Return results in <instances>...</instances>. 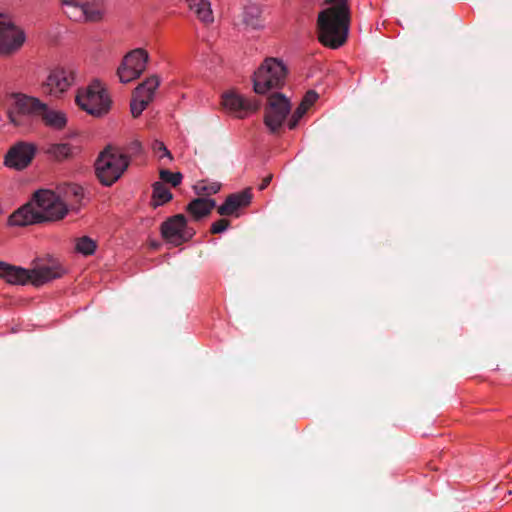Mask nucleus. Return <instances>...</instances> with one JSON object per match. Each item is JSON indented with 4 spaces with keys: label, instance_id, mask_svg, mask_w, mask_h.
Returning <instances> with one entry per match:
<instances>
[{
    "label": "nucleus",
    "instance_id": "8",
    "mask_svg": "<svg viewBox=\"0 0 512 512\" xmlns=\"http://www.w3.org/2000/svg\"><path fill=\"white\" fill-rule=\"evenodd\" d=\"M290 110V101L284 94L277 92L269 96L264 122L272 133H278Z\"/></svg>",
    "mask_w": 512,
    "mask_h": 512
},
{
    "label": "nucleus",
    "instance_id": "32",
    "mask_svg": "<svg viewBox=\"0 0 512 512\" xmlns=\"http://www.w3.org/2000/svg\"><path fill=\"white\" fill-rule=\"evenodd\" d=\"M153 149L157 153L162 152V155L159 156L160 158L166 156L169 159H172L171 153L169 152V150L165 147V145L162 142L155 141V143L153 145Z\"/></svg>",
    "mask_w": 512,
    "mask_h": 512
},
{
    "label": "nucleus",
    "instance_id": "31",
    "mask_svg": "<svg viewBox=\"0 0 512 512\" xmlns=\"http://www.w3.org/2000/svg\"><path fill=\"white\" fill-rule=\"evenodd\" d=\"M317 99L318 94L314 90H309L306 92L301 102L310 108Z\"/></svg>",
    "mask_w": 512,
    "mask_h": 512
},
{
    "label": "nucleus",
    "instance_id": "30",
    "mask_svg": "<svg viewBox=\"0 0 512 512\" xmlns=\"http://www.w3.org/2000/svg\"><path fill=\"white\" fill-rule=\"evenodd\" d=\"M229 224L230 222L227 219H219L212 224L210 231L213 234L222 233L228 228Z\"/></svg>",
    "mask_w": 512,
    "mask_h": 512
},
{
    "label": "nucleus",
    "instance_id": "19",
    "mask_svg": "<svg viewBox=\"0 0 512 512\" xmlns=\"http://www.w3.org/2000/svg\"><path fill=\"white\" fill-rule=\"evenodd\" d=\"M185 2L201 22L210 24L214 21L211 3L208 0H185Z\"/></svg>",
    "mask_w": 512,
    "mask_h": 512
},
{
    "label": "nucleus",
    "instance_id": "10",
    "mask_svg": "<svg viewBox=\"0 0 512 512\" xmlns=\"http://www.w3.org/2000/svg\"><path fill=\"white\" fill-rule=\"evenodd\" d=\"M194 233L193 229L188 228L187 219L183 214L174 215L161 225L162 237L175 246L191 239Z\"/></svg>",
    "mask_w": 512,
    "mask_h": 512
},
{
    "label": "nucleus",
    "instance_id": "22",
    "mask_svg": "<svg viewBox=\"0 0 512 512\" xmlns=\"http://www.w3.org/2000/svg\"><path fill=\"white\" fill-rule=\"evenodd\" d=\"M152 188V199L154 207L164 205L165 203L169 202L173 197L170 189L161 181L155 182L152 185Z\"/></svg>",
    "mask_w": 512,
    "mask_h": 512
},
{
    "label": "nucleus",
    "instance_id": "23",
    "mask_svg": "<svg viewBox=\"0 0 512 512\" xmlns=\"http://www.w3.org/2000/svg\"><path fill=\"white\" fill-rule=\"evenodd\" d=\"M83 12L85 14V18L83 19L84 21L97 22L103 18L106 11H105L103 4H101V3L89 4L86 1L83 6Z\"/></svg>",
    "mask_w": 512,
    "mask_h": 512
},
{
    "label": "nucleus",
    "instance_id": "11",
    "mask_svg": "<svg viewBox=\"0 0 512 512\" xmlns=\"http://www.w3.org/2000/svg\"><path fill=\"white\" fill-rule=\"evenodd\" d=\"M74 81V74L65 68L57 67L50 70L40 89L44 95L59 98Z\"/></svg>",
    "mask_w": 512,
    "mask_h": 512
},
{
    "label": "nucleus",
    "instance_id": "26",
    "mask_svg": "<svg viewBox=\"0 0 512 512\" xmlns=\"http://www.w3.org/2000/svg\"><path fill=\"white\" fill-rule=\"evenodd\" d=\"M84 5H63L64 13L74 21H83L85 14L83 12Z\"/></svg>",
    "mask_w": 512,
    "mask_h": 512
},
{
    "label": "nucleus",
    "instance_id": "2",
    "mask_svg": "<svg viewBox=\"0 0 512 512\" xmlns=\"http://www.w3.org/2000/svg\"><path fill=\"white\" fill-rule=\"evenodd\" d=\"M327 5L316 20V33L319 42L330 49H338L348 39L352 20L349 0H323Z\"/></svg>",
    "mask_w": 512,
    "mask_h": 512
},
{
    "label": "nucleus",
    "instance_id": "33",
    "mask_svg": "<svg viewBox=\"0 0 512 512\" xmlns=\"http://www.w3.org/2000/svg\"><path fill=\"white\" fill-rule=\"evenodd\" d=\"M128 151L132 154H138L141 151V143L137 140L131 142L128 146Z\"/></svg>",
    "mask_w": 512,
    "mask_h": 512
},
{
    "label": "nucleus",
    "instance_id": "27",
    "mask_svg": "<svg viewBox=\"0 0 512 512\" xmlns=\"http://www.w3.org/2000/svg\"><path fill=\"white\" fill-rule=\"evenodd\" d=\"M160 179L161 182L170 183L173 187H177L182 181V174L180 172L173 173L169 170L162 169L160 170Z\"/></svg>",
    "mask_w": 512,
    "mask_h": 512
},
{
    "label": "nucleus",
    "instance_id": "35",
    "mask_svg": "<svg viewBox=\"0 0 512 512\" xmlns=\"http://www.w3.org/2000/svg\"><path fill=\"white\" fill-rule=\"evenodd\" d=\"M87 0H62V5H84Z\"/></svg>",
    "mask_w": 512,
    "mask_h": 512
},
{
    "label": "nucleus",
    "instance_id": "15",
    "mask_svg": "<svg viewBox=\"0 0 512 512\" xmlns=\"http://www.w3.org/2000/svg\"><path fill=\"white\" fill-rule=\"evenodd\" d=\"M222 105L239 118H244L248 113L257 111L260 107L258 100L244 98L233 91L223 94Z\"/></svg>",
    "mask_w": 512,
    "mask_h": 512
},
{
    "label": "nucleus",
    "instance_id": "16",
    "mask_svg": "<svg viewBox=\"0 0 512 512\" xmlns=\"http://www.w3.org/2000/svg\"><path fill=\"white\" fill-rule=\"evenodd\" d=\"M252 194L250 189H246L239 193L230 194L225 202L218 207L217 212L221 216L233 215L239 208L248 206L251 202Z\"/></svg>",
    "mask_w": 512,
    "mask_h": 512
},
{
    "label": "nucleus",
    "instance_id": "14",
    "mask_svg": "<svg viewBox=\"0 0 512 512\" xmlns=\"http://www.w3.org/2000/svg\"><path fill=\"white\" fill-rule=\"evenodd\" d=\"M36 147L27 142H18L13 145L5 155L4 164L15 170L26 168L33 160Z\"/></svg>",
    "mask_w": 512,
    "mask_h": 512
},
{
    "label": "nucleus",
    "instance_id": "1",
    "mask_svg": "<svg viewBox=\"0 0 512 512\" xmlns=\"http://www.w3.org/2000/svg\"><path fill=\"white\" fill-rule=\"evenodd\" d=\"M82 197L83 189L77 184H65L57 192L40 189L33 194L30 202L10 215L8 223L22 227L63 219L68 212V206L79 203Z\"/></svg>",
    "mask_w": 512,
    "mask_h": 512
},
{
    "label": "nucleus",
    "instance_id": "29",
    "mask_svg": "<svg viewBox=\"0 0 512 512\" xmlns=\"http://www.w3.org/2000/svg\"><path fill=\"white\" fill-rule=\"evenodd\" d=\"M308 109H309V107L301 102L299 104V106L296 108V110L294 111V113L292 114V116L288 122V127L290 129H295L298 125V122L305 115V113L307 112Z\"/></svg>",
    "mask_w": 512,
    "mask_h": 512
},
{
    "label": "nucleus",
    "instance_id": "13",
    "mask_svg": "<svg viewBox=\"0 0 512 512\" xmlns=\"http://www.w3.org/2000/svg\"><path fill=\"white\" fill-rule=\"evenodd\" d=\"M24 40V33L6 16L0 14V54H9L19 49Z\"/></svg>",
    "mask_w": 512,
    "mask_h": 512
},
{
    "label": "nucleus",
    "instance_id": "25",
    "mask_svg": "<svg viewBox=\"0 0 512 512\" xmlns=\"http://www.w3.org/2000/svg\"><path fill=\"white\" fill-rule=\"evenodd\" d=\"M96 249V243L88 236L77 239L76 250L83 255H91Z\"/></svg>",
    "mask_w": 512,
    "mask_h": 512
},
{
    "label": "nucleus",
    "instance_id": "34",
    "mask_svg": "<svg viewBox=\"0 0 512 512\" xmlns=\"http://www.w3.org/2000/svg\"><path fill=\"white\" fill-rule=\"evenodd\" d=\"M272 174L267 175L265 178H263L261 184L259 185V190H264L268 187L272 180Z\"/></svg>",
    "mask_w": 512,
    "mask_h": 512
},
{
    "label": "nucleus",
    "instance_id": "4",
    "mask_svg": "<svg viewBox=\"0 0 512 512\" xmlns=\"http://www.w3.org/2000/svg\"><path fill=\"white\" fill-rule=\"evenodd\" d=\"M41 109H44V102L36 97L19 92L7 95V117L16 127H29L39 119Z\"/></svg>",
    "mask_w": 512,
    "mask_h": 512
},
{
    "label": "nucleus",
    "instance_id": "28",
    "mask_svg": "<svg viewBox=\"0 0 512 512\" xmlns=\"http://www.w3.org/2000/svg\"><path fill=\"white\" fill-rule=\"evenodd\" d=\"M308 109H309V107L301 102L299 104V106L296 108V110L294 111V113L292 114V116L288 122V127L290 129H295L298 125V122L305 115V113L307 112Z\"/></svg>",
    "mask_w": 512,
    "mask_h": 512
},
{
    "label": "nucleus",
    "instance_id": "7",
    "mask_svg": "<svg viewBox=\"0 0 512 512\" xmlns=\"http://www.w3.org/2000/svg\"><path fill=\"white\" fill-rule=\"evenodd\" d=\"M76 103L93 116H102L108 112L111 100L100 82H93L86 90L79 91Z\"/></svg>",
    "mask_w": 512,
    "mask_h": 512
},
{
    "label": "nucleus",
    "instance_id": "9",
    "mask_svg": "<svg viewBox=\"0 0 512 512\" xmlns=\"http://www.w3.org/2000/svg\"><path fill=\"white\" fill-rule=\"evenodd\" d=\"M149 54L142 48H137L125 55L117 70L120 82L128 83L140 77L146 70Z\"/></svg>",
    "mask_w": 512,
    "mask_h": 512
},
{
    "label": "nucleus",
    "instance_id": "17",
    "mask_svg": "<svg viewBox=\"0 0 512 512\" xmlns=\"http://www.w3.org/2000/svg\"><path fill=\"white\" fill-rule=\"evenodd\" d=\"M216 202L213 199L198 197L193 199L188 205L186 210L192 215L195 220H200L210 214Z\"/></svg>",
    "mask_w": 512,
    "mask_h": 512
},
{
    "label": "nucleus",
    "instance_id": "5",
    "mask_svg": "<svg viewBox=\"0 0 512 512\" xmlns=\"http://www.w3.org/2000/svg\"><path fill=\"white\" fill-rule=\"evenodd\" d=\"M129 164L127 155L112 146H107L95 160V175L102 185L111 186L121 178Z\"/></svg>",
    "mask_w": 512,
    "mask_h": 512
},
{
    "label": "nucleus",
    "instance_id": "6",
    "mask_svg": "<svg viewBox=\"0 0 512 512\" xmlns=\"http://www.w3.org/2000/svg\"><path fill=\"white\" fill-rule=\"evenodd\" d=\"M287 75L284 64L276 58H266L253 75V90L265 94L274 88H281Z\"/></svg>",
    "mask_w": 512,
    "mask_h": 512
},
{
    "label": "nucleus",
    "instance_id": "3",
    "mask_svg": "<svg viewBox=\"0 0 512 512\" xmlns=\"http://www.w3.org/2000/svg\"><path fill=\"white\" fill-rule=\"evenodd\" d=\"M61 276L62 271L58 266L41 265L25 269L0 260V278L8 284L25 285L30 282L34 286H41Z\"/></svg>",
    "mask_w": 512,
    "mask_h": 512
},
{
    "label": "nucleus",
    "instance_id": "18",
    "mask_svg": "<svg viewBox=\"0 0 512 512\" xmlns=\"http://www.w3.org/2000/svg\"><path fill=\"white\" fill-rule=\"evenodd\" d=\"M78 151V148L69 143H54L50 144L45 152L55 161L62 162L73 158Z\"/></svg>",
    "mask_w": 512,
    "mask_h": 512
},
{
    "label": "nucleus",
    "instance_id": "20",
    "mask_svg": "<svg viewBox=\"0 0 512 512\" xmlns=\"http://www.w3.org/2000/svg\"><path fill=\"white\" fill-rule=\"evenodd\" d=\"M39 119L54 129H62L67 122L66 116L62 112L50 109L46 103H44V109L39 112Z\"/></svg>",
    "mask_w": 512,
    "mask_h": 512
},
{
    "label": "nucleus",
    "instance_id": "21",
    "mask_svg": "<svg viewBox=\"0 0 512 512\" xmlns=\"http://www.w3.org/2000/svg\"><path fill=\"white\" fill-rule=\"evenodd\" d=\"M262 10L257 5H248L241 14L242 24L251 29H259L263 26L261 18Z\"/></svg>",
    "mask_w": 512,
    "mask_h": 512
},
{
    "label": "nucleus",
    "instance_id": "12",
    "mask_svg": "<svg viewBox=\"0 0 512 512\" xmlns=\"http://www.w3.org/2000/svg\"><path fill=\"white\" fill-rule=\"evenodd\" d=\"M159 84L160 80L158 76L152 75L135 88L130 104L131 113L134 118L140 116L143 110H145L148 104L153 100L154 92Z\"/></svg>",
    "mask_w": 512,
    "mask_h": 512
},
{
    "label": "nucleus",
    "instance_id": "24",
    "mask_svg": "<svg viewBox=\"0 0 512 512\" xmlns=\"http://www.w3.org/2000/svg\"><path fill=\"white\" fill-rule=\"evenodd\" d=\"M221 188V184L219 182H209V181H201L198 182L194 189L198 195H212L216 194Z\"/></svg>",
    "mask_w": 512,
    "mask_h": 512
}]
</instances>
